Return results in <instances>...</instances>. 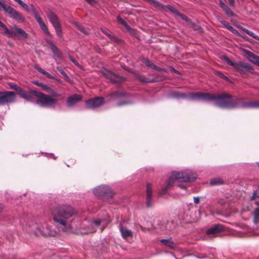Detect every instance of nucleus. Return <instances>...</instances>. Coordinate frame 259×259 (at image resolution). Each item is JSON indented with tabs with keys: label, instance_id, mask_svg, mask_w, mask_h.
Returning <instances> with one entry per match:
<instances>
[{
	"label": "nucleus",
	"instance_id": "nucleus-1",
	"mask_svg": "<svg viewBox=\"0 0 259 259\" xmlns=\"http://www.w3.org/2000/svg\"><path fill=\"white\" fill-rule=\"evenodd\" d=\"M75 214L74 209L71 206H60L53 211V220L63 231H68L71 228V222Z\"/></svg>",
	"mask_w": 259,
	"mask_h": 259
},
{
	"label": "nucleus",
	"instance_id": "nucleus-2",
	"mask_svg": "<svg viewBox=\"0 0 259 259\" xmlns=\"http://www.w3.org/2000/svg\"><path fill=\"white\" fill-rule=\"evenodd\" d=\"M214 102L217 107L226 109L242 108L243 99L234 97L228 93L211 94L210 102Z\"/></svg>",
	"mask_w": 259,
	"mask_h": 259
},
{
	"label": "nucleus",
	"instance_id": "nucleus-3",
	"mask_svg": "<svg viewBox=\"0 0 259 259\" xmlns=\"http://www.w3.org/2000/svg\"><path fill=\"white\" fill-rule=\"evenodd\" d=\"M197 178V174L190 170L182 172L174 171L167 180L166 185L162 189L161 194H164L167 189L172 186L176 181L180 182H192Z\"/></svg>",
	"mask_w": 259,
	"mask_h": 259
},
{
	"label": "nucleus",
	"instance_id": "nucleus-4",
	"mask_svg": "<svg viewBox=\"0 0 259 259\" xmlns=\"http://www.w3.org/2000/svg\"><path fill=\"white\" fill-rule=\"evenodd\" d=\"M0 27L4 30L3 34L8 37L14 38L17 36L19 38H26L28 37V34L22 29L18 27L15 25L9 29L5 24L0 21Z\"/></svg>",
	"mask_w": 259,
	"mask_h": 259
},
{
	"label": "nucleus",
	"instance_id": "nucleus-5",
	"mask_svg": "<svg viewBox=\"0 0 259 259\" xmlns=\"http://www.w3.org/2000/svg\"><path fill=\"white\" fill-rule=\"evenodd\" d=\"M0 27L4 30L3 34L8 37L14 38L17 36L19 38H26L28 37V34L22 29L18 27L15 25L9 29L5 24L0 21Z\"/></svg>",
	"mask_w": 259,
	"mask_h": 259
},
{
	"label": "nucleus",
	"instance_id": "nucleus-6",
	"mask_svg": "<svg viewBox=\"0 0 259 259\" xmlns=\"http://www.w3.org/2000/svg\"><path fill=\"white\" fill-rule=\"evenodd\" d=\"M18 4L27 12H29L30 11L32 12L33 16L37 22L38 23L40 28L44 31V32L46 34L51 37L52 35L49 31L47 26L45 24V22L43 21L42 18L40 17L38 12L36 11V9L33 5H30V9L28 6L25 3H24L23 2H22L21 0H20Z\"/></svg>",
	"mask_w": 259,
	"mask_h": 259
},
{
	"label": "nucleus",
	"instance_id": "nucleus-7",
	"mask_svg": "<svg viewBox=\"0 0 259 259\" xmlns=\"http://www.w3.org/2000/svg\"><path fill=\"white\" fill-rule=\"evenodd\" d=\"M224 59L228 64L233 66L234 69L240 73H245L247 71L253 70L252 67L248 63L242 62H233L226 56H224Z\"/></svg>",
	"mask_w": 259,
	"mask_h": 259
},
{
	"label": "nucleus",
	"instance_id": "nucleus-8",
	"mask_svg": "<svg viewBox=\"0 0 259 259\" xmlns=\"http://www.w3.org/2000/svg\"><path fill=\"white\" fill-rule=\"evenodd\" d=\"M36 97L37 98V103L43 107L53 106L57 101V99L39 92H37Z\"/></svg>",
	"mask_w": 259,
	"mask_h": 259
},
{
	"label": "nucleus",
	"instance_id": "nucleus-9",
	"mask_svg": "<svg viewBox=\"0 0 259 259\" xmlns=\"http://www.w3.org/2000/svg\"><path fill=\"white\" fill-rule=\"evenodd\" d=\"M47 17L54 27L58 36L60 38L62 37L61 26L57 16L51 10H49Z\"/></svg>",
	"mask_w": 259,
	"mask_h": 259
},
{
	"label": "nucleus",
	"instance_id": "nucleus-10",
	"mask_svg": "<svg viewBox=\"0 0 259 259\" xmlns=\"http://www.w3.org/2000/svg\"><path fill=\"white\" fill-rule=\"evenodd\" d=\"M16 99V94L12 91H0V105H5L13 103Z\"/></svg>",
	"mask_w": 259,
	"mask_h": 259
},
{
	"label": "nucleus",
	"instance_id": "nucleus-11",
	"mask_svg": "<svg viewBox=\"0 0 259 259\" xmlns=\"http://www.w3.org/2000/svg\"><path fill=\"white\" fill-rule=\"evenodd\" d=\"M94 194L98 197H112L113 193L107 186H101L94 190Z\"/></svg>",
	"mask_w": 259,
	"mask_h": 259
},
{
	"label": "nucleus",
	"instance_id": "nucleus-12",
	"mask_svg": "<svg viewBox=\"0 0 259 259\" xmlns=\"http://www.w3.org/2000/svg\"><path fill=\"white\" fill-rule=\"evenodd\" d=\"M3 5V10L5 12H6L9 15V16L10 17L12 18L13 19L17 21L22 22L25 21V19L24 18V17L19 13L16 11L14 8L7 5Z\"/></svg>",
	"mask_w": 259,
	"mask_h": 259
},
{
	"label": "nucleus",
	"instance_id": "nucleus-13",
	"mask_svg": "<svg viewBox=\"0 0 259 259\" xmlns=\"http://www.w3.org/2000/svg\"><path fill=\"white\" fill-rule=\"evenodd\" d=\"M188 96L189 99L193 101L210 102L211 94L207 93H191L189 94Z\"/></svg>",
	"mask_w": 259,
	"mask_h": 259
},
{
	"label": "nucleus",
	"instance_id": "nucleus-14",
	"mask_svg": "<svg viewBox=\"0 0 259 259\" xmlns=\"http://www.w3.org/2000/svg\"><path fill=\"white\" fill-rule=\"evenodd\" d=\"M104 98L96 97L85 101V106L87 108L94 109L98 107L104 103Z\"/></svg>",
	"mask_w": 259,
	"mask_h": 259
},
{
	"label": "nucleus",
	"instance_id": "nucleus-15",
	"mask_svg": "<svg viewBox=\"0 0 259 259\" xmlns=\"http://www.w3.org/2000/svg\"><path fill=\"white\" fill-rule=\"evenodd\" d=\"M103 75L108 79L111 82L119 84L124 80V78L110 71H105L102 73Z\"/></svg>",
	"mask_w": 259,
	"mask_h": 259
},
{
	"label": "nucleus",
	"instance_id": "nucleus-16",
	"mask_svg": "<svg viewBox=\"0 0 259 259\" xmlns=\"http://www.w3.org/2000/svg\"><path fill=\"white\" fill-rule=\"evenodd\" d=\"M37 92L38 91L31 90L25 91L22 89L18 95L21 98L26 101H33L34 100L33 97H36Z\"/></svg>",
	"mask_w": 259,
	"mask_h": 259
},
{
	"label": "nucleus",
	"instance_id": "nucleus-17",
	"mask_svg": "<svg viewBox=\"0 0 259 259\" xmlns=\"http://www.w3.org/2000/svg\"><path fill=\"white\" fill-rule=\"evenodd\" d=\"M82 96L78 94H73L68 97L66 104L68 107H72L76 103L81 101Z\"/></svg>",
	"mask_w": 259,
	"mask_h": 259
},
{
	"label": "nucleus",
	"instance_id": "nucleus-18",
	"mask_svg": "<svg viewBox=\"0 0 259 259\" xmlns=\"http://www.w3.org/2000/svg\"><path fill=\"white\" fill-rule=\"evenodd\" d=\"M223 229L224 228L222 225H215L209 228L206 231V234L212 237H216L220 232L223 231Z\"/></svg>",
	"mask_w": 259,
	"mask_h": 259
},
{
	"label": "nucleus",
	"instance_id": "nucleus-19",
	"mask_svg": "<svg viewBox=\"0 0 259 259\" xmlns=\"http://www.w3.org/2000/svg\"><path fill=\"white\" fill-rule=\"evenodd\" d=\"M247 59L252 63L259 66V57L248 50H244Z\"/></svg>",
	"mask_w": 259,
	"mask_h": 259
},
{
	"label": "nucleus",
	"instance_id": "nucleus-20",
	"mask_svg": "<svg viewBox=\"0 0 259 259\" xmlns=\"http://www.w3.org/2000/svg\"><path fill=\"white\" fill-rule=\"evenodd\" d=\"M119 231L122 237L124 239H127L129 237L132 238L133 237L132 231L122 225H120Z\"/></svg>",
	"mask_w": 259,
	"mask_h": 259
},
{
	"label": "nucleus",
	"instance_id": "nucleus-21",
	"mask_svg": "<svg viewBox=\"0 0 259 259\" xmlns=\"http://www.w3.org/2000/svg\"><path fill=\"white\" fill-rule=\"evenodd\" d=\"M220 7L225 12L226 15L228 17H235L236 15L231 10V9L225 4L222 0L219 1Z\"/></svg>",
	"mask_w": 259,
	"mask_h": 259
},
{
	"label": "nucleus",
	"instance_id": "nucleus-22",
	"mask_svg": "<svg viewBox=\"0 0 259 259\" xmlns=\"http://www.w3.org/2000/svg\"><path fill=\"white\" fill-rule=\"evenodd\" d=\"M152 195V186L150 184L146 185V205L148 207L151 206V198Z\"/></svg>",
	"mask_w": 259,
	"mask_h": 259
},
{
	"label": "nucleus",
	"instance_id": "nucleus-23",
	"mask_svg": "<svg viewBox=\"0 0 259 259\" xmlns=\"http://www.w3.org/2000/svg\"><path fill=\"white\" fill-rule=\"evenodd\" d=\"M242 108H259V101L244 102L243 101Z\"/></svg>",
	"mask_w": 259,
	"mask_h": 259
},
{
	"label": "nucleus",
	"instance_id": "nucleus-24",
	"mask_svg": "<svg viewBox=\"0 0 259 259\" xmlns=\"http://www.w3.org/2000/svg\"><path fill=\"white\" fill-rule=\"evenodd\" d=\"M160 242H161L163 245L168 247L171 249H174L176 248L177 245L171 239H161Z\"/></svg>",
	"mask_w": 259,
	"mask_h": 259
},
{
	"label": "nucleus",
	"instance_id": "nucleus-25",
	"mask_svg": "<svg viewBox=\"0 0 259 259\" xmlns=\"http://www.w3.org/2000/svg\"><path fill=\"white\" fill-rule=\"evenodd\" d=\"M48 44L52 51V52L58 57L60 58L61 57V53L59 50L58 48L55 45V44L52 41H49Z\"/></svg>",
	"mask_w": 259,
	"mask_h": 259
},
{
	"label": "nucleus",
	"instance_id": "nucleus-26",
	"mask_svg": "<svg viewBox=\"0 0 259 259\" xmlns=\"http://www.w3.org/2000/svg\"><path fill=\"white\" fill-rule=\"evenodd\" d=\"M35 69H36L38 72L46 75L49 78H54V77L51 75L50 73L47 72L42 69L41 67H40L38 65H35L34 66Z\"/></svg>",
	"mask_w": 259,
	"mask_h": 259
},
{
	"label": "nucleus",
	"instance_id": "nucleus-27",
	"mask_svg": "<svg viewBox=\"0 0 259 259\" xmlns=\"http://www.w3.org/2000/svg\"><path fill=\"white\" fill-rule=\"evenodd\" d=\"M137 78L141 81L143 82H153L155 81L154 79H150L148 78H146L145 76L142 75H137Z\"/></svg>",
	"mask_w": 259,
	"mask_h": 259
},
{
	"label": "nucleus",
	"instance_id": "nucleus-28",
	"mask_svg": "<svg viewBox=\"0 0 259 259\" xmlns=\"http://www.w3.org/2000/svg\"><path fill=\"white\" fill-rule=\"evenodd\" d=\"M240 29L243 31H244V32H245L246 34H248L249 35H250V36L252 37L253 38L256 39V40H259V36H257V35L255 34L253 32H252V31H249V30H248L247 29L244 28V27H240Z\"/></svg>",
	"mask_w": 259,
	"mask_h": 259
},
{
	"label": "nucleus",
	"instance_id": "nucleus-29",
	"mask_svg": "<svg viewBox=\"0 0 259 259\" xmlns=\"http://www.w3.org/2000/svg\"><path fill=\"white\" fill-rule=\"evenodd\" d=\"M223 180L219 178L212 179L210 181L211 185H218L223 184Z\"/></svg>",
	"mask_w": 259,
	"mask_h": 259
},
{
	"label": "nucleus",
	"instance_id": "nucleus-30",
	"mask_svg": "<svg viewBox=\"0 0 259 259\" xmlns=\"http://www.w3.org/2000/svg\"><path fill=\"white\" fill-rule=\"evenodd\" d=\"M149 3L153 5L156 8H159L161 9H164V5L157 1L156 0H150Z\"/></svg>",
	"mask_w": 259,
	"mask_h": 259
},
{
	"label": "nucleus",
	"instance_id": "nucleus-31",
	"mask_svg": "<svg viewBox=\"0 0 259 259\" xmlns=\"http://www.w3.org/2000/svg\"><path fill=\"white\" fill-rule=\"evenodd\" d=\"M117 20L118 22L123 25L128 31H130L131 28L124 20H123L120 16L117 17Z\"/></svg>",
	"mask_w": 259,
	"mask_h": 259
},
{
	"label": "nucleus",
	"instance_id": "nucleus-32",
	"mask_svg": "<svg viewBox=\"0 0 259 259\" xmlns=\"http://www.w3.org/2000/svg\"><path fill=\"white\" fill-rule=\"evenodd\" d=\"M170 96L171 97L174 98H185L186 97V95L184 93L174 92L171 93Z\"/></svg>",
	"mask_w": 259,
	"mask_h": 259
},
{
	"label": "nucleus",
	"instance_id": "nucleus-33",
	"mask_svg": "<svg viewBox=\"0 0 259 259\" xmlns=\"http://www.w3.org/2000/svg\"><path fill=\"white\" fill-rule=\"evenodd\" d=\"M253 222L257 224L259 223V208L255 209L253 214Z\"/></svg>",
	"mask_w": 259,
	"mask_h": 259
},
{
	"label": "nucleus",
	"instance_id": "nucleus-34",
	"mask_svg": "<svg viewBox=\"0 0 259 259\" xmlns=\"http://www.w3.org/2000/svg\"><path fill=\"white\" fill-rule=\"evenodd\" d=\"M166 8L176 15L179 14V12L175 8L169 5H164V9Z\"/></svg>",
	"mask_w": 259,
	"mask_h": 259
},
{
	"label": "nucleus",
	"instance_id": "nucleus-35",
	"mask_svg": "<svg viewBox=\"0 0 259 259\" xmlns=\"http://www.w3.org/2000/svg\"><path fill=\"white\" fill-rule=\"evenodd\" d=\"M142 62L146 64V66L150 67L152 68L153 65H154V64H153L152 62L150 61L147 58H143L142 59Z\"/></svg>",
	"mask_w": 259,
	"mask_h": 259
},
{
	"label": "nucleus",
	"instance_id": "nucleus-36",
	"mask_svg": "<svg viewBox=\"0 0 259 259\" xmlns=\"http://www.w3.org/2000/svg\"><path fill=\"white\" fill-rule=\"evenodd\" d=\"M219 22L228 30H230V28H231L232 26L229 25V24L225 20H222L221 19H219Z\"/></svg>",
	"mask_w": 259,
	"mask_h": 259
},
{
	"label": "nucleus",
	"instance_id": "nucleus-37",
	"mask_svg": "<svg viewBox=\"0 0 259 259\" xmlns=\"http://www.w3.org/2000/svg\"><path fill=\"white\" fill-rule=\"evenodd\" d=\"M75 25L79 31H80L84 34H88V31L85 30V29L81 25H80L78 23H76Z\"/></svg>",
	"mask_w": 259,
	"mask_h": 259
},
{
	"label": "nucleus",
	"instance_id": "nucleus-38",
	"mask_svg": "<svg viewBox=\"0 0 259 259\" xmlns=\"http://www.w3.org/2000/svg\"><path fill=\"white\" fill-rule=\"evenodd\" d=\"M10 87L12 89H14L17 92L18 94L21 91L22 89L21 87L18 86L16 84L12 83L10 84Z\"/></svg>",
	"mask_w": 259,
	"mask_h": 259
},
{
	"label": "nucleus",
	"instance_id": "nucleus-39",
	"mask_svg": "<svg viewBox=\"0 0 259 259\" xmlns=\"http://www.w3.org/2000/svg\"><path fill=\"white\" fill-rule=\"evenodd\" d=\"M57 69L60 72V73L63 76L65 79L67 81L69 80V77L67 74L64 72V71L60 67H57Z\"/></svg>",
	"mask_w": 259,
	"mask_h": 259
},
{
	"label": "nucleus",
	"instance_id": "nucleus-40",
	"mask_svg": "<svg viewBox=\"0 0 259 259\" xmlns=\"http://www.w3.org/2000/svg\"><path fill=\"white\" fill-rule=\"evenodd\" d=\"M191 27L195 30H198L199 31H201V28L199 27V26L196 24L192 23L191 24Z\"/></svg>",
	"mask_w": 259,
	"mask_h": 259
},
{
	"label": "nucleus",
	"instance_id": "nucleus-41",
	"mask_svg": "<svg viewBox=\"0 0 259 259\" xmlns=\"http://www.w3.org/2000/svg\"><path fill=\"white\" fill-rule=\"evenodd\" d=\"M42 90L46 91L48 93H49L51 91V88L47 85L46 84H42V85L41 87Z\"/></svg>",
	"mask_w": 259,
	"mask_h": 259
},
{
	"label": "nucleus",
	"instance_id": "nucleus-42",
	"mask_svg": "<svg viewBox=\"0 0 259 259\" xmlns=\"http://www.w3.org/2000/svg\"><path fill=\"white\" fill-rule=\"evenodd\" d=\"M49 93L51 94L52 96L54 97H60L61 96V94H59L58 93L55 92L52 89H51V91L49 92Z\"/></svg>",
	"mask_w": 259,
	"mask_h": 259
},
{
	"label": "nucleus",
	"instance_id": "nucleus-43",
	"mask_svg": "<svg viewBox=\"0 0 259 259\" xmlns=\"http://www.w3.org/2000/svg\"><path fill=\"white\" fill-rule=\"evenodd\" d=\"M152 68L154 70L159 71H164V72L166 71V70L165 69L160 68L155 64H154V65H153V67Z\"/></svg>",
	"mask_w": 259,
	"mask_h": 259
},
{
	"label": "nucleus",
	"instance_id": "nucleus-44",
	"mask_svg": "<svg viewBox=\"0 0 259 259\" xmlns=\"http://www.w3.org/2000/svg\"><path fill=\"white\" fill-rule=\"evenodd\" d=\"M177 15L181 17L183 20H184L186 21H188V18L186 16L182 14L180 12H179V14H177Z\"/></svg>",
	"mask_w": 259,
	"mask_h": 259
},
{
	"label": "nucleus",
	"instance_id": "nucleus-45",
	"mask_svg": "<svg viewBox=\"0 0 259 259\" xmlns=\"http://www.w3.org/2000/svg\"><path fill=\"white\" fill-rule=\"evenodd\" d=\"M101 223V221L100 220H97L96 221H93L91 225L92 226L93 225H95L98 226L100 225Z\"/></svg>",
	"mask_w": 259,
	"mask_h": 259
},
{
	"label": "nucleus",
	"instance_id": "nucleus-46",
	"mask_svg": "<svg viewBox=\"0 0 259 259\" xmlns=\"http://www.w3.org/2000/svg\"><path fill=\"white\" fill-rule=\"evenodd\" d=\"M217 74L219 76H220L221 78H224L226 80H227L228 78L227 76L224 75L223 73L221 72H217Z\"/></svg>",
	"mask_w": 259,
	"mask_h": 259
},
{
	"label": "nucleus",
	"instance_id": "nucleus-47",
	"mask_svg": "<svg viewBox=\"0 0 259 259\" xmlns=\"http://www.w3.org/2000/svg\"><path fill=\"white\" fill-rule=\"evenodd\" d=\"M70 60L77 66L79 67V63L72 57H69Z\"/></svg>",
	"mask_w": 259,
	"mask_h": 259
},
{
	"label": "nucleus",
	"instance_id": "nucleus-48",
	"mask_svg": "<svg viewBox=\"0 0 259 259\" xmlns=\"http://www.w3.org/2000/svg\"><path fill=\"white\" fill-rule=\"evenodd\" d=\"M88 3H89L90 5H94V4H96L97 2L96 0H85Z\"/></svg>",
	"mask_w": 259,
	"mask_h": 259
},
{
	"label": "nucleus",
	"instance_id": "nucleus-49",
	"mask_svg": "<svg viewBox=\"0 0 259 259\" xmlns=\"http://www.w3.org/2000/svg\"><path fill=\"white\" fill-rule=\"evenodd\" d=\"M229 31H230L234 34H238V31L236 29H234L233 27H232L231 28H230Z\"/></svg>",
	"mask_w": 259,
	"mask_h": 259
},
{
	"label": "nucleus",
	"instance_id": "nucleus-50",
	"mask_svg": "<svg viewBox=\"0 0 259 259\" xmlns=\"http://www.w3.org/2000/svg\"><path fill=\"white\" fill-rule=\"evenodd\" d=\"M229 31H230L234 34H238V31L236 29H234L233 27H232L231 28H230Z\"/></svg>",
	"mask_w": 259,
	"mask_h": 259
},
{
	"label": "nucleus",
	"instance_id": "nucleus-51",
	"mask_svg": "<svg viewBox=\"0 0 259 259\" xmlns=\"http://www.w3.org/2000/svg\"><path fill=\"white\" fill-rule=\"evenodd\" d=\"M33 82V83H34V84H35V85H37V86H38V87H41V85H42V84H43L42 83L40 82H39V81H36V80L33 81V82Z\"/></svg>",
	"mask_w": 259,
	"mask_h": 259
},
{
	"label": "nucleus",
	"instance_id": "nucleus-52",
	"mask_svg": "<svg viewBox=\"0 0 259 259\" xmlns=\"http://www.w3.org/2000/svg\"><path fill=\"white\" fill-rule=\"evenodd\" d=\"M102 31L105 34H106V35H107L110 38H113V37L111 35V34L108 33L107 31H106L105 30H103V29H102Z\"/></svg>",
	"mask_w": 259,
	"mask_h": 259
},
{
	"label": "nucleus",
	"instance_id": "nucleus-53",
	"mask_svg": "<svg viewBox=\"0 0 259 259\" xmlns=\"http://www.w3.org/2000/svg\"><path fill=\"white\" fill-rule=\"evenodd\" d=\"M194 202L195 203L198 204L199 202V198L198 197H194Z\"/></svg>",
	"mask_w": 259,
	"mask_h": 259
},
{
	"label": "nucleus",
	"instance_id": "nucleus-54",
	"mask_svg": "<svg viewBox=\"0 0 259 259\" xmlns=\"http://www.w3.org/2000/svg\"><path fill=\"white\" fill-rule=\"evenodd\" d=\"M228 2L230 6H234L235 5V1L234 0H228Z\"/></svg>",
	"mask_w": 259,
	"mask_h": 259
},
{
	"label": "nucleus",
	"instance_id": "nucleus-55",
	"mask_svg": "<svg viewBox=\"0 0 259 259\" xmlns=\"http://www.w3.org/2000/svg\"><path fill=\"white\" fill-rule=\"evenodd\" d=\"M258 197V196L256 195V192H253V193L252 196L251 197V198H250V199H251V200H253V199L255 198V197Z\"/></svg>",
	"mask_w": 259,
	"mask_h": 259
},
{
	"label": "nucleus",
	"instance_id": "nucleus-56",
	"mask_svg": "<svg viewBox=\"0 0 259 259\" xmlns=\"http://www.w3.org/2000/svg\"><path fill=\"white\" fill-rule=\"evenodd\" d=\"M178 186L183 189H185L186 188V186L184 185H180Z\"/></svg>",
	"mask_w": 259,
	"mask_h": 259
},
{
	"label": "nucleus",
	"instance_id": "nucleus-57",
	"mask_svg": "<svg viewBox=\"0 0 259 259\" xmlns=\"http://www.w3.org/2000/svg\"><path fill=\"white\" fill-rule=\"evenodd\" d=\"M47 233L49 235H51V236H54L56 234V233H53L51 232H49Z\"/></svg>",
	"mask_w": 259,
	"mask_h": 259
},
{
	"label": "nucleus",
	"instance_id": "nucleus-58",
	"mask_svg": "<svg viewBox=\"0 0 259 259\" xmlns=\"http://www.w3.org/2000/svg\"><path fill=\"white\" fill-rule=\"evenodd\" d=\"M170 71L174 72H177L176 70L172 67H170Z\"/></svg>",
	"mask_w": 259,
	"mask_h": 259
},
{
	"label": "nucleus",
	"instance_id": "nucleus-59",
	"mask_svg": "<svg viewBox=\"0 0 259 259\" xmlns=\"http://www.w3.org/2000/svg\"><path fill=\"white\" fill-rule=\"evenodd\" d=\"M6 5L5 3H3L2 1H0V5L2 6V8H4V5Z\"/></svg>",
	"mask_w": 259,
	"mask_h": 259
},
{
	"label": "nucleus",
	"instance_id": "nucleus-60",
	"mask_svg": "<svg viewBox=\"0 0 259 259\" xmlns=\"http://www.w3.org/2000/svg\"><path fill=\"white\" fill-rule=\"evenodd\" d=\"M95 232H96V230L93 229V230H92L91 231H88V233H94Z\"/></svg>",
	"mask_w": 259,
	"mask_h": 259
},
{
	"label": "nucleus",
	"instance_id": "nucleus-61",
	"mask_svg": "<svg viewBox=\"0 0 259 259\" xmlns=\"http://www.w3.org/2000/svg\"><path fill=\"white\" fill-rule=\"evenodd\" d=\"M125 104V103H124V102H120V103H119L117 104V106H121V105H123V104Z\"/></svg>",
	"mask_w": 259,
	"mask_h": 259
},
{
	"label": "nucleus",
	"instance_id": "nucleus-62",
	"mask_svg": "<svg viewBox=\"0 0 259 259\" xmlns=\"http://www.w3.org/2000/svg\"><path fill=\"white\" fill-rule=\"evenodd\" d=\"M255 204L259 207V201H256Z\"/></svg>",
	"mask_w": 259,
	"mask_h": 259
},
{
	"label": "nucleus",
	"instance_id": "nucleus-63",
	"mask_svg": "<svg viewBox=\"0 0 259 259\" xmlns=\"http://www.w3.org/2000/svg\"><path fill=\"white\" fill-rule=\"evenodd\" d=\"M3 208V207L2 206V205L0 204V210H1Z\"/></svg>",
	"mask_w": 259,
	"mask_h": 259
},
{
	"label": "nucleus",
	"instance_id": "nucleus-64",
	"mask_svg": "<svg viewBox=\"0 0 259 259\" xmlns=\"http://www.w3.org/2000/svg\"><path fill=\"white\" fill-rule=\"evenodd\" d=\"M15 2H16L17 3H19V2L20 1V0H14Z\"/></svg>",
	"mask_w": 259,
	"mask_h": 259
}]
</instances>
